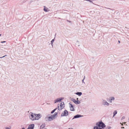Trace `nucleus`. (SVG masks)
I'll use <instances>...</instances> for the list:
<instances>
[{
    "instance_id": "f257e3e1",
    "label": "nucleus",
    "mask_w": 129,
    "mask_h": 129,
    "mask_svg": "<svg viewBox=\"0 0 129 129\" xmlns=\"http://www.w3.org/2000/svg\"><path fill=\"white\" fill-rule=\"evenodd\" d=\"M29 117L30 119L32 120H38L41 117V114H33L32 112H30L29 115Z\"/></svg>"
},
{
    "instance_id": "f03ea898",
    "label": "nucleus",
    "mask_w": 129,
    "mask_h": 129,
    "mask_svg": "<svg viewBox=\"0 0 129 129\" xmlns=\"http://www.w3.org/2000/svg\"><path fill=\"white\" fill-rule=\"evenodd\" d=\"M96 126H94L93 129H102L106 127L105 124L102 121L96 122Z\"/></svg>"
},
{
    "instance_id": "7ed1b4c3",
    "label": "nucleus",
    "mask_w": 129,
    "mask_h": 129,
    "mask_svg": "<svg viewBox=\"0 0 129 129\" xmlns=\"http://www.w3.org/2000/svg\"><path fill=\"white\" fill-rule=\"evenodd\" d=\"M68 115V112L66 110H65L62 113L61 116H66Z\"/></svg>"
},
{
    "instance_id": "20e7f679",
    "label": "nucleus",
    "mask_w": 129,
    "mask_h": 129,
    "mask_svg": "<svg viewBox=\"0 0 129 129\" xmlns=\"http://www.w3.org/2000/svg\"><path fill=\"white\" fill-rule=\"evenodd\" d=\"M64 102H62L61 103H60V108H59V106H58V109L59 110H60L64 108Z\"/></svg>"
},
{
    "instance_id": "39448f33",
    "label": "nucleus",
    "mask_w": 129,
    "mask_h": 129,
    "mask_svg": "<svg viewBox=\"0 0 129 129\" xmlns=\"http://www.w3.org/2000/svg\"><path fill=\"white\" fill-rule=\"evenodd\" d=\"M102 104L104 105H107L109 106V104L108 103L106 100L104 99L102 100Z\"/></svg>"
},
{
    "instance_id": "423d86ee",
    "label": "nucleus",
    "mask_w": 129,
    "mask_h": 129,
    "mask_svg": "<svg viewBox=\"0 0 129 129\" xmlns=\"http://www.w3.org/2000/svg\"><path fill=\"white\" fill-rule=\"evenodd\" d=\"M54 119L52 116H50L49 117H46L45 118L46 120L47 121V120L49 121L53 120Z\"/></svg>"
},
{
    "instance_id": "0eeeda50",
    "label": "nucleus",
    "mask_w": 129,
    "mask_h": 129,
    "mask_svg": "<svg viewBox=\"0 0 129 129\" xmlns=\"http://www.w3.org/2000/svg\"><path fill=\"white\" fill-rule=\"evenodd\" d=\"M64 98L62 97L59 98H57L54 101V103H55L59 102H60Z\"/></svg>"
},
{
    "instance_id": "6e6552de",
    "label": "nucleus",
    "mask_w": 129,
    "mask_h": 129,
    "mask_svg": "<svg viewBox=\"0 0 129 129\" xmlns=\"http://www.w3.org/2000/svg\"><path fill=\"white\" fill-rule=\"evenodd\" d=\"M83 115H80L79 114H77L76 115L74 116L73 117V118L72 119V120L74 119L75 118H80L82 117Z\"/></svg>"
},
{
    "instance_id": "1a4fd4ad",
    "label": "nucleus",
    "mask_w": 129,
    "mask_h": 129,
    "mask_svg": "<svg viewBox=\"0 0 129 129\" xmlns=\"http://www.w3.org/2000/svg\"><path fill=\"white\" fill-rule=\"evenodd\" d=\"M34 124H31L29 125L27 129H34Z\"/></svg>"
},
{
    "instance_id": "9d476101",
    "label": "nucleus",
    "mask_w": 129,
    "mask_h": 129,
    "mask_svg": "<svg viewBox=\"0 0 129 129\" xmlns=\"http://www.w3.org/2000/svg\"><path fill=\"white\" fill-rule=\"evenodd\" d=\"M115 100V98L113 96L110 97L109 100V102L111 103L112 101H113Z\"/></svg>"
},
{
    "instance_id": "9b49d317",
    "label": "nucleus",
    "mask_w": 129,
    "mask_h": 129,
    "mask_svg": "<svg viewBox=\"0 0 129 129\" xmlns=\"http://www.w3.org/2000/svg\"><path fill=\"white\" fill-rule=\"evenodd\" d=\"M69 104L70 105V110L71 111H74V106L72 105V104L69 103Z\"/></svg>"
},
{
    "instance_id": "f8f14e48",
    "label": "nucleus",
    "mask_w": 129,
    "mask_h": 129,
    "mask_svg": "<svg viewBox=\"0 0 129 129\" xmlns=\"http://www.w3.org/2000/svg\"><path fill=\"white\" fill-rule=\"evenodd\" d=\"M75 94L79 96H80L82 94V93L81 92H77L76 93H75Z\"/></svg>"
},
{
    "instance_id": "ddd939ff",
    "label": "nucleus",
    "mask_w": 129,
    "mask_h": 129,
    "mask_svg": "<svg viewBox=\"0 0 129 129\" xmlns=\"http://www.w3.org/2000/svg\"><path fill=\"white\" fill-rule=\"evenodd\" d=\"M44 10L45 12H48L49 11V10L48 8H45V6H44Z\"/></svg>"
},
{
    "instance_id": "4468645a",
    "label": "nucleus",
    "mask_w": 129,
    "mask_h": 129,
    "mask_svg": "<svg viewBox=\"0 0 129 129\" xmlns=\"http://www.w3.org/2000/svg\"><path fill=\"white\" fill-rule=\"evenodd\" d=\"M57 113L56 112H55L54 113V114L52 116L53 117V118H54V119H55L56 116L57 115Z\"/></svg>"
},
{
    "instance_id": "2eb2a0df",
    "label": "nucleus",
    "mask_w": 129,
    "mask_h": 129,
    "mask_svg": "<svg viewBox=\"0 0 129 129\" xmlns=\"http://www.w3.org/2000/svg\"><path fill=\"white\" fill-rule=\"evenodd\" d=\"M117 111L116 110L114 111V112H113V117H114V116L117 114Z\"/></svg>"
},
{
    "instance_id": "dca6fc26",
    "label": "nucleus",
    "mask_w": 129,
    "mask_h": 129,
    "mask_svg": "<svg viewBox=\"0 0 129 129\" xmlns=\"http://www.w3.org/2000/svg\"><path fill=\"white\" fill-rule=\"evenodd\" d=\"M80 103V102L79 101L77 100L76 101V102L75 103V104H79Z\"/></svg>"
},
{
    "instance_id": "f3484780",
    "label": "nucleus",
    "mask_w": 129,
    "mask_h": 129,
    "mask_svg": "<svg viewBox=\"0 0 129 129\" xmlns=\"http://www.w3.org/2000/svg\"><path fill=\"white\" fill-rule=\"evenodd\" d=\"M57 108H56L55 109H54L51 112V113H54L55 111V110L57 109Z\"/></svg>"
},
{
    "instance_id": "a211bd4d",
    "label": "nucleus",
    "mask_w": 129,
    "mask_h": 129,
    "mask_svg": "<svg viewBox=\"0 0 129 129\" xmlns=\"http://www.w3.org/2000/svg\"><path fill=\"white\" fill-rule=\"evenodd\" d=\"M71 101H73V102H74L75 103L76 102V100H75L73 98H72L71 99Z\"/></svg>"
},
{
    "instance_id": "6ab92c4d",
    "label": "nucleus",
    "mask_w": 129,
    "mask_h": 129,
    "mask_svg": "<svg viewBox=\"0 0 129 129\" xmlns=\"http://www.w3.org/2000/svg\"><path fill=\"white\" fill-rule=\"evenodd\" d=\"M54 39H55V38H54ZM54 39H52V41H51V43H53L54 41Z\"/></svg>"
},
{
    "instance_id": "aec40b11",
    "label": "nucleus",
    "mask_w": 129,
    "mask_h": 129,
    "mask_svg": "<svg viewBox=\"0 0 129 129\" xmlns=\"http://www.w3.org/2000/svg\"><path fill=\"white\" fill-rule=\"evenodd\" d=\"M87 1H89V2H91L92 3H93L92 2V1H91L90 0H87Z\"/></svg>"
},
{
    "instance_id": "412c9836",
    "label": "nucleus",
    "mask_w": 129,
    "mask_h": 129,
    "mask_svg": "<svg viewBox=\"0 0 129 129\" xmlns=\"http://www.w3.org/2000/svg\"><path fill=\"white\" fill-rule=\"evenodd\" d=\"M125 118V117L124 116H123L122 117V118H121V120H123V119H124Z\"/></svg>"
},
{
    "instance_id": "4be33fe9",
    "label": "nucleus",
    "mask_w": 129,
    "mask_h": 129,
    "mask_svg": "<svg viewBox=\"0 0 129 129\" xmlns=\"http://www.w3.org/2000/svg\"><path fill=\"white\" fill-rule=\"evenodd\" d=\"M84 79H83V80H82V82L84 84H85V82H84Z\"/></svg>"
},
{
    "instance_id": "5701e85b",
    "label": "nucleus",
    "mask_w": 129,
    "mask_h": 129,
    "mask_svg": "<svg viewBox=\"0 0 129 129\" xmlns=\"http://www.w3.org/2000/svg\"><path fill=\"white\" fill-rule=\"evenodd\" d=\"M7 56V55H5V56H3V57H0V58H3V57H5V56Z\"/></svg>"
},
{
    "instance_id": "b1692460",
    "label": "nucleus",
    "mask_w": 129,
    "mask_h": 129,
    "mask_svg": "<svg viewBox=\"0 0 129 129\" xmlns=\"http://www.w3.org/2000/svg\"><path fill=\"white\" fill-rule=\"evenodd\" d=\"M6 42L5 41H2L1 42V43H5Z\"/></svg>"
},
{
    "instance_id": "393cba45",
    "label": "nucleus",
    "mask_w": 129,
    "mask_h": 129,
    "mask_svg": "<svg viewBox=\"0 0 129 129\" xmlns=\"http://www.w3.org/2000/svg\"><path fill=\"white\" fill-rule=\"evenodd\" d=\"M85 78V76H84V78L83 79L84 80Z\"/></svg>"
},
{
    "instance_id": "a878e982",
    "label": "nucleus",
    "mask_w": 129,
    "mask_h": 129,
    "mask_svg": "<svg viewBox=\"0 0 129 129\" xmlns=\"http://www.w3.org/2000/svg\"><path fill=\"white\" fill-rule=\"evenodd\" d=\"M53 43H51V45H52V46H53Z\"/></svg>"
},
{
    "instance_id": "bb28decb",
    "label": "nucleus",
    "mask_w": 129,
    "mask_h": 129,
    "mask_svg": "<svg viewBox=\"0 0 129 129\" xmlns=\"http://www.w3.org/2000/svg\"><path fill=\"white\" fill-rule=\"evenodd\" d=\"M22 129H25L23 127L22 128Z\"/></svg>"
},
{
    "instance_id": "cd10ccee",
    "label": "nucleus",
    "mask_w": 129,
    "mask_h": 129,
    "mask_svg": "<svg viewBox=\"0 0 129 129\" xmlns=\"http://www.w3.org/2000/svg\"><path fill=\"white\" fill-rule=\"evenodd\" d=\"M121 128H124V127H121Z\"/></svg>"
},
{
    "instance_id": "c85d7f7f",
    "label": "nucleus",
    "mask_w": 129,
    "mask_h": 129,
    "mask_svg": "<svg viewBox=\"0 0 129 129\" xmlns=\"http://www.w3.org/2000/svg\"><path fill=\"white\" fill-rule=\"evenodd\" d=\"M118 42L119 43H120V42L119 41H118Z\"/></svg>"
},
{
    "instance_id": "c756f323",
    "label": "nucleus",
    "mask_w": 129,
    "mask_h": 129,
    "mask_svg": "<svg viewBox=\"0 0 129 129\" xmlns=\"http://www.w3.org/2000/svg\"><path fill=\"white\" fill-rule=\"evenodd\" d=\"M78 98H77V100H78Z\"/></svg>"
},
{
    "instance_id": "7c9ffc66",
    "label": "nucleus",
    "mask_w": 129,
    "mask_h": 129,
    "mask_svg": "<svg viewBox=\"0 0 129 129\" xmlns=\"http://www.w3.org/2000/svg\"><path fill=\"white\" fill-rule=\"evenodd\" d=\"M1 34H0V37L1 36Z\"/></svg>"
}]
</instances>
